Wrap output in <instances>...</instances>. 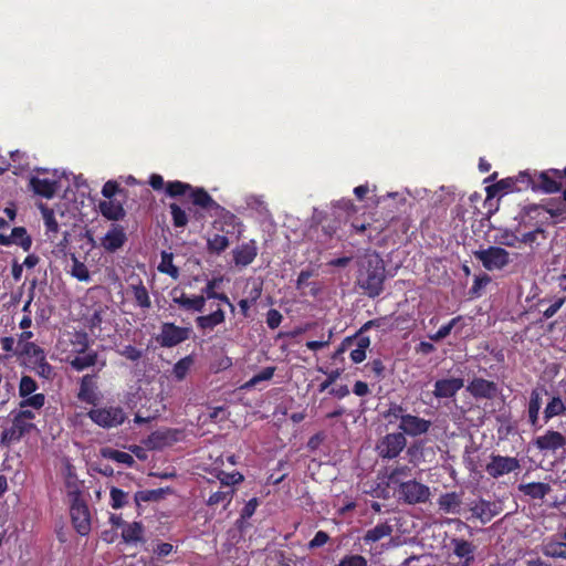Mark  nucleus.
<instances>
[{
  "label": "nucleus",
  "instance_id": "5fc2aeb1",
  "mask_svg": "<svg viewBox=\"0 0 566 566\" xmlns=\"http://www.w3.org/2000/svg\"><path fill=\"white\" fill-rule=\"evenodd\" d=\"M111 506L115 510L122 509L127 503V493L113 486L109 492Z\"/></svg>",
  "mask_w": 566,
  "mask_h": 566
},
{
  "label": "nucleus",
  "instance_id": "09e8293b",
  "mask_svg": "<svg viewBox=\"0 0 566 566\" xmlns=\"http://www.w3.org/2000/svg\"><path fill=\"white\" fill-rule=\"evenodd\" d=\"M406 415V408L402 405L391 402L388 409L385 411L384 417L388 419L390 423H392L397 420L401 422Z\"/></svg>",
  "mask_w": 566,
  "mask_h": 566
},
{
  "label": "nucleus",
  "instance_id": "9d476101",
  "mask_svg": "<svg viewBox=\"0 0 566 566\" xmlns=\"http://www.w3.org/2000/svg\"><path fill=\"white\" fill-rule=\"evenodd\" d=\"M541 209L546 211L552 218L566 219V205L559 200L548 199L545 205L533 203L525 206L520 224H526L525 218L534 219Z\"/></svg>",
  "mask_w": 566,
  "mask_h": 566
},
{
  "label": "nucleus",
  "instance_id": "4d7b16f0",
  "mask_svg": "<svg viewBox=\"0 0 566 566\" xmlns=\"http://www.w3.org/2000/svg\"><path fill=\"white\" fill-rule=\"evenodd\" d=\"M411 474V469L408 465H397L394 468L390 473L388 474L389 483L398 484L400 482V478H406Z\"/></svg>",
  "mask_w": 566,
  "mask_h": 566
},
{
  "label": "nucleus",
  "instance_id": "ea45409f",
  "mask_svg": "<svg viewBox=\"0 0 566 566\" xmlns=\"http://www.w3.org/2000/svg\"><path fill=\"white\" fill-rule=\"evenodd\" d=\"M515 191L533 190L535 186V171H521L517 176L512 177Z\"/></svg>",
  "mask_w": 566,
  "mask_h": 566
},
{
  "label": "nucleus",
  "instance_id": "b1692460",
  "mask_svg": "<svg viewBox=\"0 0 566 566\" xmlns=\"http://www.w3.org/2000/svg\"><path fill=\"white\" fill-rule=\"evenodd\" d=\"M541 552L545 557L552 559H566V541L548 537L541 544Z\"/></svg>",
  "mask_w": 566,
  "mask_h": 566
},
{
  "label": "nucleus",
  "instance_id": "423d86ee",
  "mask_svg": "<svg viewBox=\"0 0 566 566\" xmlns=\"http://www.w3.org/2000/svg\"><path fill=\"white\" fill-rule=\"evenodd\" d=\"M407 446L406 437L400 432L385 434L376 443V452L381 459H396Z\"/></svg>",
  "mask_w": 566,
  "mask_h": 566
},
{
  "label": "nucleus",
  "instance_id": "a19ab883",
  "mask_svg": "<svg viewBox=\"0 0 566 566\" xmlns=\"http://www.w3.org/2000/svg\"><path fill=\"white\" fill-rule=\"evenodd\" d=\"M174 255L170 252H161V261L158 265V271L168 274L172 279L179 277V269L172 262Z\"/></svg>",
  "mask_w": 566,
  "mask_h": 566
},
{
  "label": "nucleus",
  "instance_id": "37998d69",
  "mask_svg": "<svg viewBox=\"0 0 566 566\" xmlns=\"http://www.w3.org/2000/svg\"><path fill=\"white\" fill-rule=\"evenodd\" d=\"M130 287L136 303L143 308H149L151 306V301L145 285L139 282V284L132 285Z\"/></svg>",
  "mask_w": 566,
  "mask_h": 566
},
{
  "label": "nucleus",
  "instance_id": "72a5a7b5",
  "mask_svg": "<svg viewBox=\"0 0 566 566\" xmlns=\"http://www.w3.org/2000/svg\"><path fill=\"white\" fill-rule=\"evenodd\" d=\"M216 287H217V281L214 279L209 280L208 283L206 284V286L201 290V296L206 297V301L207 300H218V301L227 304L229 306L230 311L233 313L235 310L234 305L231 303V301L229 300V297L227 296L226 293L217 292Z\"/></svg>",
  "mask_w": 566,
  "mask_h": 566
},
{
  "label": "nucleus",
  "instance_id": "69168bd1",
  "mask_svg": "<svg viewBox=\"0 0 566 566\" xmlns=\"http://www.w3.org/2000/svg\"><path fill=\"white\" fill-rule=\"evenodd\" d=\"M282 319H283V316L277 310L271 308L268 311L266 325L269 326V328H271V329L277 328L281 325Z\"/></svg>",
  "mask_w": 566,
  "mask_h": 566
},
{
  "label": "nucleus",
  "instance_id": "f257e3e1",
  "mask_svg": "<svg viewBox=\"0 0 566 566\" xmlns=\"http://www.w3.org/2000/svg\"><path fill=\"white\" fill-rule=\"evenodd\" d=\"M188 196L193 206H197L211 216L218 218L216 222L221 223V230L230 233L234 230L238 218L234 213L219 205L209 192L202 187H192L190 184L175 180L167 185V196L178 198Z\"/></svg>",
  "mask_w": 566,
  "mask_h": 566
},
{
  "label": "nucleus",
  "instance_id": "6ab92c4d",
  "mask_svg": "<svg viewBox=\"0 0 566 566\" xmlns=\"http://www.w3.org/2000/svg\"><path fill=\"white\" fill-rule=\"evenodd\" d=\"M127 240L126 233L123 227L113 224L112 228L101 240V245L106 252H115L120 249Z\"/></svg>",
  "mask_w": 566,
  "mask_h": 566
},
{
  "label": "nucleus",
  "instance_id": "bb28decb",
  "mask_svg": "<svg viewBox=\"0 0 566 566\" xmlns=\"http://www.w3.org/2000/svg\"><path fill=\"white\" fill-rule=\"evenodd\" d=\"M99 211L107 220L118 221L124 219L126 212L117 200H104L98 203Z\"/></svg>",
  "mask_w": 566,
  "mask_h": 566
},
{
  "label": "nucleus",
  "instance_id": "e2e57ef3",
  "mask_svg": "<svg viewBox=\"0 0 566 566\" xmlns=\"http://www.w3.org/2000/svg\"><path fill=\"white\" fill-rule=\"evenodd\" d=\"M331 539L329 535L324 531H318L314 537L308 542L310 549H316L323 547Z\"/></svg>",
  "mask_w": 566,
  "mask_h": 566
},
{
  "label": "nucleus",
  "instance_id": "7ed1b4c3",
  "mask_svg": "<svg viewBox=\"0 0 566 566\" xmlns=\"http://www.w3.org/2000/svg\"><path fill=\"white\" fill-rule=\"evenodd\" d=\"M67 497L70 501V515L75 531L85 536L91 531V515L88 506L82 499V492L76 482L67 481Z\"/></svg>",
  "mask_w": 566,
  "mask_h": 566
},
{
  "label": "nucleus",
  "instance_id": "f03ea898",
  "mask_svg": "<svg viewBox=\"0 0 566 566\" xmlns=\"http://www.w3.org/2000/svg\"><path fill=\"white\" fill-rule=\"evenodd\" d=\"M386 269L379 254L367 255L360 263L357 275V285L364 293L375 298L384 291Z\"/></svg>",
  "mask_w": 566,
  "mask_h": 566
},
{
  "label": "nucleus",
  "instance_id": "8fccbe9b",
  "mask_svg": "<svg viewBox=\"0 0 566 566\" xmlns=\"http://www.w3.org/2000/svg\"><path fill=\"white\" fill-rule=\"evenodd\" d=\"M32 365L33 369L40 377L44 379H51L53 377V367L48 363L45 356L39 360H33Z\"/></svg>",
  "mask_w": 566,
  "mask_h": 566
},
{
  "label": "nucleus",
  "instance_id": "f3484780",
  "mask_svg": "<svg viewBox=\"0 0 566 566\" xmlns=\"http://www.w3.org/2000/svg\"><path fill=\"white\" fill-rule=\"evenodd\" d=\"M470 511L472 516L479 518L482 524L489 523L494 516L500 514L501 506L496 502L480 499L472 503Z\"/></svg>",
  "mask_w": 566,
  "mask_h": 566
},
{
  "label": "nucleus",
  "instance_id": "de8ad7c7",
  "mask_svg": "<svg viewBox=\"0 0 566 566\" xmlns=\"http://www.w3.org/2000/svg\"><path fill=\"white\" fill-rule=\"evenodd\" d=\"M38 389L36 381L31 377L23 375L19 382V396L21 398H25L32 394H34Z\"/></svg>",
  "mask_w": 566,
  "mask_h": 566
},
{
  "label": "nucleus",
  "instance_id": "2eb2a0df",
  "mask_svg": "<svg viewBox=\"0 0 566 566\" xmlns=\"http://www.w3.org/2000/svg\"><path fill=\"white\" fill-rule=\"evenodd\" d=\"M431 426L430 420L408 413L403 417L402 421L399 422L398 428L400 430L399 432L405 437H419L426 434Z\"/></svg>",
  "mask_w": 566,
  "mask_h": 566
},
{
  "label": "nucleus",
  "instance_id": "4468645a",
  "mask_svg": "<svg viewBox=\"0 0 566 566\" xmlns=\"http://www.w3.org/2000/svg\"><path fill=\"white\" fill-rule=\"evenodd\" d=\"M467 390L475 399L493 400L499 394V386L492 380L474 377L468 384Z\"/></svg>",
  "mask_w": 566,
  "mask_h": 566
},
{
  "label": "nucleus",
  "instance_id": "393cba45",
  "mask_svg": "<svg viewBox=\"0 0 566 566\" xmlns=\"http://www.w3.org/2000/svg\"><path fill=\"white\" fill-rule=\"evenodd\" d=\"M224 321L226 314L223 310L217 308L214 312L208 315L198 316L195 322L198 329L203 332H211L214 329V327L224 323Z\"/></svg>",
  "mask_w": 566,
  "mask_h": 566
},
{
  "label": "nucleus",
  "instance_id": "f8f14e48",
  "mask_svg": "<svg viewBox=\"0 0 566 566\" xmlns=\"http://www.w3.org/2000/svg\"><path fill=\"white\" fill-rule=\"evenodd\" d=\"M559 169L551 168L544 171L535 170L534 192L557 193L562 190V182L558 178Z\"/></svg>",
  "mask_w": 566,
  "mask_h": 566
},
{
  "label": "nucleus",
  "instance_id": "79ce46f5",
  "mask_svg": "<svg viewBox=\"0 0 566 566\" xmlns=\"http://www.w3.org/2000/svg\"><path fill=\"white\" fill-rule=\"evenodd\" d=\"M11 237L17 240L13 244H17L23 249V251H30L32 247V238L28 234L24 227H15L11 231Z\"/></svg>",
  "mask_w": 566,
  "mask_h": 566
},
{
  "label": "nucleus",
  "instance_id": "412c9836",
  "mask_svg": "<svg viewBox=\"0 0 566 566\" xmlns=\"http://www.w3.org/2000/svg\"><path fill=\"white\" fill-rule=\"evenodd\" d=\"M464 386V381L462 378H447L439 379L434 384L433 395L436 398H451L453 397L462 387Z\"/></svg>",
  "mask_w": 566,
  "mask_h": 566
},
{
  "label": "nucleus",
  "instance_id": "052dcab7",
  "mask_svg": "<svg viewBox=\"0 0 566 566\" xmlns=\"http://www.w3.org/2000/svg\"><path fill=\"white\" fill-rule=\"evenodd\" d=\"M117 353L132 361H137L143 357V350L133 345H126L122 349L117 350Z\"/></svg>",
  "mask_w": 566,
  "mask_h": 566
},
{
  "label": "nucleus",
  "instance_id": "e433bc0d",
  "mask_svg": "<svg viewBox=\"0 0 566 566\" xmlns=\"http://www.w3.org/2000/svg\"><path fill=\"white\" fill-rule=\"evenodd\" d=\"M98 354L95 350H91L84 356L77 355L70 360L71 367L76 371H83L84 369L96 365Z\"/></svg>",
  "mask_w": 566,
  "mask_h": 566
},
{
  "label": "nucleus",
  "instance_id": "3c124183",
  "mask_svg": "<svg viewBox=\"0 0 566 566\" xmlns=\"http://www.w3.org/2000/svg\"><path fill=\"white\" fill-rule=\"evenodd\" d=\"M72 259H73V265H72V270H71L72 276L76 277L81 282H87L90 280V272H88L87 266L83 262L78 261L74 255Z\"/></svg>",
  "mask_w": 566,
  "mask_h": 566
},
{
  "label": "nucleus",
  "instance_id": "a18cd8bd",
  "mask_svg": "<svg viewBox=\"0 0 566 566\" xmlns=\"http://www.w3.org/2000/svg\"><path fill=\"white\" fill-rule=\"evenodd\" d=\"M209 252L220 254L229 247V239L222 234H214L207 241Z\"/></svg>",
  "mask_w": 566,
  "mask_h": 566
},
{
  "label": "nucleus",
  "instance_id": "a878e982",
  "mask_svg": "<svg viewBox=\"0 0 566 566\" xmlns=\"http://www.w3.org/2000/svg\"><path fill=\"white\" fill-rule=\"evenodd\" d=\"M30 186L34 193L51 199L54 197L57 189V181L50 179H41L32 177L30 179Z\"/></svg>",
  "mask_w": 566,
  "mask_h": 566
},
{
  "label": "nucleus",
  "instance_id": "49530a36",
  "mask_svg": "<svg viewBox=\"0 0 566 566\" xmlns=\"http://www.w3.org/2000/svg\"><path fill=\"white\" fill-rule=\"evenodd\" d=\"M462 319V316L453 317L449 323L442 325L434 334L429 335V338L432 342H440L450 335L451 331L457 326V324Z\"/></svg>",
  "mask_w": 566,
  "mask_h": 566
},
{
  "label": "nucleus",
  "instance_id": "1a4fd4ad",
  "mask_svg": "<svg viewBox=\"0 0 566 566\" xmlns=\"http://www.w3.org/2000/svg\"><path fill=\"white\" fill-rule=\"evenodd\" d=\"M520 469L521 463L517 458L494 453L490 455V461L485 465L486 473L493 479H499Z\"/></svg>",
  "mask_w": 566,
  "mask_h": 566
},
{
  "label": "nucleus",
  "instance_id": "f704fd0d",
  "mask_svg": "<svg viewBox=\"0 0 566 566\" xmlns=\"http://www.w3.org/2000/svg\"><path fill=\"white\" fill-rule=\"evenodd\" d=\"M99 452L104 459L113 460L117 463L125 464L128 468H132L135 464L133 455L127 452L119 451L109 447L102 448Z\"/></svg>",
  "mask_w": 566,
  "mask_h": 566
},
{
  "label": "nucleus",
  "instance_id": "39448f33",
  "mask_svg": "<svg viewBox=\"0 0 566 566\" xmlns=\"http://www.w3.org/2000/svg\"><path fill=\"white\" fill-rule=\"evenodd\" d=\"M87 416L94 423L105 429L118 427L126 420L124 409L114 406L92 409Z\"/></svg>",
  "mask_w": 566,
  "mask_h": 566
},
{
  "label": "nucleus",
  "instance_id": "864d4df0",
  "mask_svg": "<svg viewBox=\"0 0 566 566\" xmlns=\"http://www.w3.org/2000/svg\"><path fill=\"white\" fill-rule=\"evenodd\" d=\"M45 403V396L43 394H33L23 398L19 406L20 408L32 407L34 409H41Z\"/></svg>",
  "mask_w": 566,
  "mask_h": 566
},
{
  "label": "nucleus",
  "instance_id": "338daca9",
  "mask_svg": "<svg viewBox=\"0 0 566 566\" xmlns=\"http://www.w3.org/2000/svg\"><path fill=\"white\" fill-rule=\"evenodd\" d=\"M123 191L124 190L119 188V185L115 180L106 181L102 188V195L108 200H111L116 193Z\"/></svg>",
  "mask_w": 566,
  "mask_h": 566
},
{
  "label": "nucleus",
  "instance_id": "cd10ccee",
  "mask_svg": "<svg viewBox=\"0 0 566 566\" xmlns=\"http://www.w3.org/2000/svg\"><path fill=\"white\" fill-rule=\"evenodd\" d=\"M39 210L41 211L43 218L45 235L51 240L55 239L60 227L55 219L54 210L44 203L39 205Z\"/></svg>",
  "mask_w": 566,
  "mask_h": 566
},
{
  "label": "nucleus",
  "instance_id": "c756f323",
  "mask_svg": "<svg viewBox=\"0 0 566 566\" xmlns=\"http://www.w3.org/2000/svg\"><path fill=\"white\" fill-rule=\"evenodd\" d=\"M461 503V497L457 492L441 494L438 499L439 509L446 514L459 513Z\"/></svg>",
  "mask_w": 566,
  "mask_h": 566
},
{
  "label": "nucleus",
  "instance_id": "aec40b11",
  "mask_svg": "<svg viewBox=\"0 0 566 566\" xmlns=\"http://www.w3.org/2000/svg\"><path fill=\"white\" fill-rule=\"evenodd\" d=\"M233 262L237 266L250 265L258 255V247L255 240H250L238 245L233 251Z\"/></svg>",
  "mask_w": 566,
  "mask_h": 566
},
{
  "label": "nucleus",
  "instance_id": "774afa93",
  "mask_svg": "<svg viewBox=\"0 0 566 566\" xmlns=\"http://www.w3.org/2000/svg\"><path fill=\"white\" fill-rule=\"evenodd\" d=\"M367 367L370 369L377 380H380L385 377V365L381 359H373L367 364Z\"/></svg>",
  "mask_w": 566,
  "mask_h": 566
},
{
  "label": "nucleus",
  "instance_id": "a211bd4d",
  "mask_svg": "<svg viewBox=\"0 0 566 566\" xmlns=\"http://www.w3.org/2000/svg\"><path fill=\"white\" fill-rule=\"evenodd\" d=\"M543 394H547V390L544 387L534 388L530 395L527 405V419L534 429L542 428V424L539 423V410L542 408Z\"/></svg>",
  "mask_w": 566,
  "mask_h": 566
},
{
  "label": "nucleus",
  "instance_id": "4c0bfd02",
  "mask_svg": "<svg viewBox=\"0 0 566 566\" xmlns=\"http://www.w3.org/2000/svg\"><path fill=\"white\" fill-rule=\"evenodd\" d=\"M485 190L488 198H493L495 196H499L500 193L514 192L515 188L512 177H507L496 181L491 186H488Z\"/></svg>",
  "mask_w": 566,
  "mask_h": 566
},
{
  "label": "nucleus",
  "instance_id": "20e7f679",
  "mask_svg": "<svg viewBox=\"0 0 566 566\" xmlns=\"http://www.w3.org/2000/svg\"><path fill=\"white\" fill-rule=\"evenodd\" d=\"M231 481H223L217 485L216 482L209 484V497L206 500V504L210 507L222 506V509H227L232 502L234 495V484H238L243 481V475L241 473H237L235 475H229Z\"/></svg>",
  "mask_w": 566,
  "mask_h": 566
},
{
  "label": "nucleus",
  "instance_id": "2f4dec72",
  "mask_svg": "<svg viewBox=\"0 0 566 566\" xmlns=\"http://www.w3.org/2000/svg\"><path fill=\"white\" fill-rule=\"evenodd\" d=\"M452 544H453V553L459 558H461V560H465L471 564L474 562L475 546L471 542H469L467 539H462V538H454L452 541Z\"/></svg>",
  "mask_w": 566,
  "mask_h": 566
},
{
  "label": "nucleus",
  "instance_id": "5701e85b",
  "mask_svg": "<svg viewBox=\"0 0 566 566\" xmlns=\"http://www.w3.org/2000/svg\"><path fill=\"white\" fill-rule=\"evenodd\" d=\"M96 378H97L96 374H94V375H84L81 378L80 389H78V392H77V398L81 401L86 402V403H91V405H94L96 402V400H97Z\"/></svg>",
  "mask_w": 566,
  "mask_h": 566
},
{
  "label": "nucleus",
  "instance_id": "7c9ffc66",
  "mask_svg": "<svg viewBox=\"0 0 566 566\" xmlns=\"http://www.w3.org/2000/svg\"><path fill=\"white\" fill-rule=\"evenodd\" d=\"M566 413V403L560 396H553L544 408L543 420L547 423L551 419Z\"/></svg>",
  "mask_w": 566,
  "mask_h": 566
},
{
  "label": "nucleus",
  "instance_id": "c85d7f7f",
  "mask_svg": "<svg viewBox=\"0 0 566 566\" xmlns=\"http://www.w3.org/2000/svg\"><path fill=\"white\" fill-rule=\"evenodd\" d=\"M394 527L389 522H382L366 531L363 539L366 544H373L392 534Z\"/></svg>",
  "mask_w": 566,
  "mask_h": 566
},
{
  "label": "nucleus",
  "instance_id": "6e6552de",
  "mask_svg": "<svg viewBox=\"0 0 566 566\" xmlns=\"http://www.w3.org/2000/svg\"><path fill=\"white\" fill-rule=\"evenodd\" d=\"M399 497L410 505L426 503L430 497V489L428 485L418 482L417 480H409L399 483L398 486Z\"/></svg>",
  "mask_w": 566,
  "mask_h": 566
},
{
  "label": "nucleus",
  "instance_id": "9b49d317",
  "mask_svg": "<svg viewBox=\"0 0 566 566\" xmlns=\"http://www.w3.org/2000/svg\"><path fill=\"white\" fill-rule=\"evenodd\" d=\"M189 334L190 329L188 327H181L175 323H164L161 332L156 339L161 347L170 348L187 340Z\"/></svg>",
  "mask_w": 566,
  "mask_h": 566
},
{
  "label": "nucleus",
  "instance_id": "58836bf2",
  "mask_svg": "<svg viewBox=\"0 0 566 566\" xmlns=\"http://www.w3.org/2000/svg\"><path fill=\"white\" fill-rule=\"evenodd\" d=\"M15 355L19 357L27 356L29 361L33 364V360H39L45 356L44 349L35 343H25L22 347L15 349Z\"/></svg>",
  "mask_w": 566,
  "mask_h": 566
},
{
  "label": "nucleus",
  "instance_id": "dca6fc26",
  "mask_svg": "<svg viewBox=\"0 0 566 566\" xmlns=\"http://www.w3.org/2000/svg\"><path fill=\"white\" fill-rule=\"evenodd\" d=\"M533 443L542 452H556L566 446V438L558 431L547 430L543 436L535 438Z\"/></svg>",
  "mask_w": 566,
  "mask_h": 566
},
{
  "label": "nucleus",
  "instance_id": "13d9d810",
  "mask_svg": "<svg viewBox=\"0 0 566 566\" xmlns=\"http://www.w3.org/2000/svg\"><path fill=\"white\" fill-rule=\"evenodd\" d=\"M368 562L363 555L349 554L345 555L337 566H367Z\"/></svg>",
  "mask_w": 566,
  "mask_h": 566
},
{
  "label": "nucleus",
  "instance_id": "c03bdc74",
  "mask_svg": "<svg viewBox=\"0 0 566 566\" xmlns=\"http://www.w3.org/2000/svg\"><path fill=\"white\" fill-rule=\"evenodd\" d=\"M169 209L175 228H184L188 224V216L179 205L172 202L169 205Z\"/></svg>",
  "mask_w": 566,
  "mask_h": 566
},
{
  "label": "nucleus",
  "instance_id": "603ef678",
  "mask_svg": "<svg viewBox=\"0 0 566 566\" xmlns=\"http://www.w3.org/2000/svg\"><path fill=\"white\" fill-rule=\"evenodd\" d=\"M163 490H144L135 493V502L139 505L142 502L158 501L161 497Z\"/></svg>",
  "mask_w": 566,
  "mask_h": 566
},
{
  "label": "nucleus",
  "instance_id": "6e6d98bb",
  "mask_svg": "<svg viewBox=\"0 0 566 566\" xmlns=\"http://www.w3.org/2000/svg\"><path fill=\"white\" fill-rule=\"evenodd\" d=\"M73 345H74V350L77 353V354H85L88 346H90V340H88V335L87 333L85 332H76L75 335H74V340L72 342Z\"/></svg>",
  "mask_w": 566,
  "mask_h": 566
},
{
  "label": "nucleus",
  "instance_id": "0e129e2a",
  "mask_svg": "<svg viewBox=\"0 0 566 566\" xmlns=\"http://www.w3.org/2000/svg\"><path fill=\"white\" fill-rule=\"evenodd\" d=\"M274 371H275V367H273V366L263 368L259 374L254 375L250 379V381L248 382V386H253L258 382H261L264 380H270L273 377Z\"/></svg>",
  "mask_w": 566,
  "mask_h": 566
},
{
  "label": "nucleus",
  "instance_id": "473e14b6",
  "mask_svg": "<svg viewBox=\"0 0 566 566\" xmlns=\"http://www.w3.org/2000/svg\"><path fill=\"white\" fill-rule=\"evenodd\" d=\"M518 489L525 495L536 500L544 499L552 490L549 484L543 482H531L527 484H521Z\"/></svg>",
  "mask_w": 566,
  "mask_h": 566
},
{
  "label": "nucleus",
  "instance_id": "680f3d73",
  "mask_svg": "<svg viewBox=\"0 0 566 566\" xmlns=\"http://www.w3.org/2000/svg\"><path fill=\"white\" fill-rule=\"evenodd\" d=\"M191 358L185 357L177 361L174 366V374L175 377L179 380L184 379L190 368Z\"/></svg>",
  "mask_w": 566,
  "mask_h": 566
},
{
  "label": "nucleus",
  "instance_id": "0eeeda50",
  "mask_svg": "<svg viewBox=\"0 0 566 566\" xmlns=\"http://www.w3.org/2000/svg\"><path fill=\"white\" fill-rule=\"evenodd\" d=\"M474 256L488 271L502 270L510 263V253L501 247L478 250Z\"/></svg>",
  "mask_w": 566,
  "mask_h": 566
},
{
  "label": "nucleus",
  "instance_id": "bf43d9fd",
  "mask_svg": "<svg viewBox=\"0 0 566 566\" xmlns=\"http://www.w3.org/2000/svg\"><path fill=\"white\" fill-rule=\"evenodd\" d=\"M538 235H542L544 239L546 238V231L542 226H537L534 230L523 233L518 239L521 243L532 245L536 242Z\"/></svg>",
  "mask_w": 566,
  "mask_h": 566
},
{
  "label": "nucleus",
  "instance_id": "ddd939ff",
  "mask_svg": "<svg viewBox=\"0 0 566 566\" xmlns=\"http://www.w3.org/2000/svg\"><path fill=\"white\" fill-rule=\"evenodd\" d=\"M170 296L171 302L184 311L201 313L205 310L206 297H202L201 294L189 296L184 290L176 286L170 291Z\"/></svg>",
  "mask_w": 566,
  "mask_h": 566
},
{
  "label": "nucleus",
  "instance_id": "c9c22d12",
  "mask_svg": "<svg viewBox=\"0 0 566 566\" xmlns=\"http://www.w3.org/2000/svg\"><path fill=\"white\" fill-rule=\"evenodd\" d=\"M144 528L140 522L126 523L122 531L125 543H137L143 539Z\"/></svg>",
  "mask_w": 566,
  "mask_h": 566
},
{
  "label": "nucleus",
  "instance_id": "4be33fe9",
  "mask_svg": "<svg viewBox=\"0 0 566 566\" xmlns=\"http://www.w3.org/2000/svg\"><path fill=\"white\" fill-rule=\"evenodd\" d=\"M32 427V423L13 418L12 426L3 430L0 443L2 446H9L13 441H19Z\"/></svg>",
  "mask_w": 566,
  "mask_h": 566
}]
</instances>
